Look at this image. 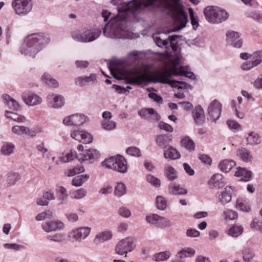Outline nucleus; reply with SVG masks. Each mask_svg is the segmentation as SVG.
Here are the masks:
<instances>
[{
    "instance_id": "49",
    "label": "nucleus",
    "mask_w": 262,
    "mask_h": 262,
    "mask_svg": "<svg viewBox=\"0 0 262 262\" xmlns=\"http://www.w3.org/2000/svg\"><path fill=\"white\" fill-rule=\"evenodd\" d=\"M12 132L13 133L18 135L24 136L27 135V132H28V127L20 126V125H15L12 127Z\"/></svg>"
},
{
    "instance_id": "40",
    "label": "nucleus",
    "mask_w": 262,
    "mask_h": 262,
    "mask_svg": "<svg viewBox=\"0 0 262 262\" xmlns=\"http://www.w3.org/2000/svg\"><path fill=\"white\" fill-rule=\"evenodd\" d=\"M243 230L242 226L234 225L229 229L228 234L232 237H237L242 234Z\"/></svg>"
},
{
    "instance_id": "28",
    "label": "nucleus",
    "mask_w": 262,
    "mask_h": 262,
    "mask_svg": "<svg viewBox=\"0 0 262 262\" xmlns=\"http://www.w3.org/2000/svg\"><path fill=\"white\" fill-rule=\"evenodd\" d=\"M112 236L113 234L111 231H103L96 235L94 242L96 245H98L110 239L112 237Z\"/></svg>"
},
{
    "instance_id": "22",
    "label": "nucleus",
    "mask_w": 262,
    "mask_h": 262,
    "mask_svg": "<svg viewBox=\"0 0 262 262\" xmlns=\"http://www.w3.org/2000/svg\"><path fill=\"white\" fill-rule=\"evenodd\" d=\"M216 10L214 6H208L204 10V14L206 19L210 23L216 24Z\"/></svg>"
},
{
    "instance_id": "1",
    "label": "nucleus",
    "mask_w": 262,
    "mask_h": 262,
    "mask_svg": "<svg viewBox=\"0 0 262 262\" xmlns=\"http://www.w3.org/2000/svg\"><path fill=\"white\" fill-rule=\"evenodd\" d=\"M140 7L141 3L137 0L121 3L118 6V10L122 16L112 17L103 29V34L111 38H128L127 33L130 29L128 17L131 16L135 17Z\"/></svg>"
},
{
    "instance_id": "6",
    "label": "nucleus",
    "mask_w": 262,
    "mask_h": 262,
    "mask_svg": "<svg viewBox=\"0 0 262 262\" xmlns=\"http://www.w3.org/2000/svg\"><path fill=\"white\" fill-rule=\"evenodd\" d=\"M133 238L126 237L118 243L116 246L115 251L120 255L126 254L127 252H131L134 248Z\"/></svg>"
},
{
    "instance_id": "9",
    "label": "nucleus",
    "mask_w": 262,
    "mask_h": 262,
    "mask_svg": "<svg viewBox=\"0 0 262 262\" xmlns=\"http://www.w3.org/2000/svg\"><path fill=\"white\" fill-rule=\"evenodd\" d=\"M222 110V104L216 100L212 101L208 107V119L213 122H215L220 117Z\"/></svg>"
},
{
    "instance_id": "56",
    "label": "nucleus",
    "mask_w": 262,
    "mask_h": 262,
    "mask_svg": "<svg viewBox=\"0 0 262 262\" xmlns=\"http://www.w3.org/2000/svg\"><path fill=\"white\" fill-rule=\"evenodd\" d=\"M127 154L134 157H140L141 156V153L139 148L136 146L128 147L126 149Z\"/></svg>"
},
{
    "instance_id": "34",
    "label": "nucleus",
    "mask_w": 262,
    "mask_h": 262,
    "mask_svg": "<svg viewBox=\"0 0 262 262\" xmlns=\"http://www.w3.org/2000/svg\"><path fill=\"white\" fill-rule=\"evenodd\" d=\"M216 24H220L225 21L229 17V13L225 10L215 7Z\"/></svg>"
},
{
    "instance_id": "45",
    "label": "nucleus",
    "mask_w": 262,
    "mask_h": 262,
    "mask_svg": "<svg viewBox=\"0 0 262 262\" xmlns=\"http://www.w3.org/2000/svg\"><path fill=\"white\" fill-rule=\"evenodd\" d=\"M76 156V151L70 150L67 152L63 153L62 156L59 157V158L62 162L66 163L74 160Z\"/></svg>"
},
{
    "instance_id": "29",
    "label": "nucleus",
    "mask_w": 262,
    "mask_h": 262,
    "mask_svg": "<svg viewBox=\"0 0 262 262\" xmlns=\"http://www.w3.org/2000/svg\"><path fill=\"white\" fill-rule=\"evenodd\" d=\"M101 33L99 29H90L84 32V37L86 38L89 41L86 42H92L97 39Z\"/></svg>"
},
{
    "instance_id": "41",
    "label": "nucleus",
    "mask_w": 262,
    "mask_h": 262,
    "mask_svg": "<svg viewBox=\"0 0 262 262\" xmlns=\"http://www.w3.org/2000/svg\"><path fill=\"white\" fill-rule=\"evenodd\" d=\"M248 144L255 145L260 142V138L258 134L255 132H251L248 134L246 138Z\"/></svg>"
},
{
    "instance_id": "11",
    "label": "nucleus",
    "mask_w": 262,
    "mask_h": 262,
    "mask_svg": "<svg viewBox=\"0 0 262 262\" xmlns=\"http://www.w3.org/2000/svg\"><path fill=\"white\" fill-rule=\"evenodd\" d=\"M226 40L229 45L236 48H239L243 44L241 34L234 31H229L226 33Z\"/></svg>"
},
{
    "instance_id": "36",
    "label": "nucleus",
    "mask_w": 262,
    "mask_h": 262,
    "mask_svg": "<svg viewBox=\"0 0 262 262\" xmlns=\"http://www.w3.org/2000/svg\"><path fill=\"white\" fill-rule=\"evenodd\" d=\"M237 155L244 162H251L252 159V156L251 152L246 148H242L237 150Z\"/></svg>"
},
{
    "instance_id": "48",
    "label": "nucleus",
    "mask_w": 262,
    "mask_h": 262,
    "mask_svg": "<svg viewBox=\"0 0 262 262\" xmlns=\"http://www.w3.org/2000/svg\"><path fill=\"white\" fill-rule=\"evenodd\" d=\"M42 80L50 86L56 88L58 85L57 81L52 78L48 74H44L42 76Z\"/></svg>"
},
{
    "instance_id": "55",
    "label": "nucleus",
    "mask_w": 262,
    "mask_h": 262,
    "mask_svg": "<svg viewBox=\"0 0 262 262\" xmlns=\"http://www.w3.org/2000/svg\"><path fill=\"white\" fill-rule=\"evenodd\" d=\"M250 58L253 60L257 66L262 62V51H259L250 55Z\"/></svg>"
},
{
    "instance_id": "10",
    "label": "nucleus",
    "mask_w": 262,
    "mask_h": 262,
    "mask_svg": "<svg viewBox=\"0 0 262 262\" xmlns=\"http://www.w3.org/2000/svg\"><path fill=\"white\" fill-rule=\"evenodd\" d=\"M24 102L28 105L34 106L41 103V98L32 91H25L21 95Z\"/></svg>"
},
{
    "instance_id": "18",
    "label": "nucleus",
    "mask_w": 262,
    "mask_h": 262,
    "mask_svg": "<svg viewBox=\"0 0 262 262\" xmlns=\"http://www.w3.org/2000/svg\"><path fill=\"white\" fill-rule=\"evenodd\" d=\"M64 227L63 223L59 221H49L42 224V229L46 232H50L62 229Z\"/></svg>"
},
{
    "instance_id": "12",
    "label": "nucleus",
    "mask_w": 262,
    "mask_h": 262,
    "mask_svg": "<svg viewBox=\"0 0 262 262\" xmlns=\"http://www.w3.org/2000/svg\"><path fill=\"white\" fill-rule=\"evenodd\" d=\"M71 136L72 138L84 144L92 142L93 138L90 134L83 130H74L71 132Z\"/></svg>"
},
{
    "instance_id": "31",
    "label": "nucleus",
    "mask_w": 262,
    "mask_h": 262,
    "mask_svg": "<svg viewBox=\"0 0 262 262\" xmlns=\"http://www.w3.org/2000/svg\"><path fill=\"white\" fill-rule=\"evenodd\" d=\"M235 176L241 177V180L242 181H249L252 177V172L249 171L246 168H239L235 173Z\"/></svg>"
},
{
    "instance_id": "38",
    "label": "nucleus",
    "mask_w": 262,
    "mask_h": 262,
    "mask_svg": "<svg viewBox=\"0 0 262 262\" xmlns=\"http://www.w3.org/2000/svg\"><path fill=\"white\" fill-rule=\"evenodd\" d=\"M147 81V78L145 75L144 74H141L138 76L132 77L126 81V83L130 84L141 85Z\"/></svg>"
},
{
    "instance_id": "47",
    "label": "nucleus",
    "mask_w": 262,
    "mask_h": 262,
    "mask_svg": "<svg viewBox=\"0 0 262 262\" xmlns=\"http://www.w3.org/2000/svg\"><path fill=\"white\" fill-rule=\"evenodd\" d=\"M5 116L8 119H11L18 122H23L25 120L24 116L9 111H5Z\"/></svg>"
},
{
    "instance_id": "3",
    "label": "nucleus",
    "mask_w": 262,
    "mask_h": 262,
    "mask_svg": "<svg viewBox=\"0 0 262 262\" xmlns=\"http://www.w3.org/2000/svg\"><path fill=\"white\" fill-rule=\"evenodd\" d=\"M50 41V38L43 33L30 34L24 40L20 52L22 55L34 58Z\"/></svg>"
},
{
    "instance_id": "7",
    "label": "nucleus",
    "mask_w": 262,
    "mask_h": 262,
    "mask_svg": "<svg viewBox=\"0 0 262 262\" xmlns=\"http://www.w3.org/2000/svg\"><path fill=\"white\" fill-rule=\"evenodd\" d=\"M91 230L89 227L77 228L69 232L68 236L73 242H81L88 236Z\"/></svg>"
},
{
    "instance_id": "64",
    "label": "nucleus",
    "mask_w": 262,
    "mask_h": 262,
    "mask_svg": "<svg viewBox=\"0 0 262 262\" xmlns=\"http://www.w3.org/2000/svg\"><path fill=\"white\" fill-rule=\"evenodd\" d=\"M118 214L121 216L128 218L131 215L130 211L125 207H121L118 209Z\"/></svg>"
},
{
    "instance_id": "60",
    "label": "nucleus",
    "mask_w": 262,
    "mask_h": 262,
    "mask_svg": "<svg viewBox=\"0 0 262 262\" xmlns=\"http://www.w3.org/2000/svg\"><path fill=\"white\" fill-rule=\"evenodd\" d=\"M224 214L226 219H229L231 220H234L238 216L237 213L235 211L230 209H227L224 211Z\"/></svg>"
},
{
    "instance_id": "58",
    "label": "nucleus",
    "mask_w": 262,
    "mask_h": 262,
    "mask_svg": "<svg viewBox=\"0 0 262 262\" xmlns=\"http://www.w3.org/2000/svg\"><path fill=\"white\" fill-rule=\"evenodd\" d=\"M146 180L151 185H153L156 187H159L161 185L160 180L151 174H148L146 176Z\"/></svg>"
},
{
    "instance_id": "63",
    "label": "nucleus",
    "mask_w": 262,
    "mask_h": 262,
    "mask_svg": "<svg viewBox=\"0 0 262 262\" xmlns=\"http://www.w3.org/2000/svg\"><path fill=\"white\" fill-rule=\"evenodd\" d=\"M179 36L177 35H169L166 38L168 40V43H170V45L173 50H176L177 46L176 45L177 42H175L178 39Z\"/></svg>"
},
{
    "instance_id": "20",
    "label": "nucleus",
    "mask_w": 262,
    "mask_h": 262,
    "mask_svg": "<svg viewBox=\"0 0 262 262\" xmlns=\"http://www.w3.org/2000/svg\"><path fill=\"white\" fill-rule=\"evenodd\" d=\"M208 185L214 188L217 189L223 187L225 183L223 180V176L220 173H215L213 174L208 181Z\"/></svg>"
},
{
    "instance_id": "46",
    "label": "nucleus",
    "mask_w": 262,
    "mask_h": 262,
    "mask_svg": "<svg viewBox=\"0 0 262 262\" xmlns=\"http://www.w3.org/2000/svg\"><path fill=\"white\" fill-rule=\"evenodd\" d=\"M182 146L187 150L191 151L194 149L195 144L194 142L189 137H185L181 140Z\"/></svg>"
},
{
    "instance_id": "2",
    "label": "nucleus",
    "mask_w": 262,
    "mask_h": 262,
    "mask_svg": "<svg viewBox=\"0 0 262 262\" xmlns=\"http://www.w3.org/2000/svg\"><path fill=\"white\" fill-rule=\"evenodd\" d=\"M181 0H145V7L150 6L154 11H160L170 15L178 26V30L184 28L188 21Z\"/></svg>"
},
{
    "instance_id": "35",
    "label": "nucleus",
    "mask_w": 262,
    "mask_h": 262,
    "mask_svg": "<svg viewBox=\"0 0 262 262\" xmlns=\"http://www.w3.org/2000/svg\"><path fill=\"white\" fill-rule=\"evenodd\" d=\"M236 208V209L245 212H248L251 210L249 202L247 200L242 199H238L237 200Z\"/></svg>"
},
{
    "instance_id": "13",
    "label": "nucleus",
    "mask_w": 262,
    "mask_h": 262,
    "mask_svg": "<svg viewBox=\"0 0 262 262\" xmlns=\"http://www.w3.org/2000/svg\"><path fill=\"white\" fill-rule=\"evenodd\" d=\"M233 189L231 186H226L223 191L217 192L216 197L218 202L222 205H225L231 200Z\"/></svg>"
},
{
    "instance_id": "43",
    "label": "nucleus",
    "mask_w": 262,
    "mask_h": 262,
    "mask_svg": "<svg viewBox=\"0 0 262 262\" xmlns=\"http://www.w3.org/2000/svg\"><path fill=\"white\" fill-rule=\"evenodd\" d=\"M89 178L88 174H82L75 177L72 181V184L73 186L78 187L81 186Z\"/></svg>"
},
{
    "instance_id": "54",
    "label": "nucleus",
    "mask_w": 262,
    "mask_h": 262,
    "mask_svg": "<svg viewBox=\"0 0 262 262\" xmlns=\"http://www.w3.org/2000/svg\"><path fill=\"white\" fill-rule=\"evenodd\" d=\"M102 127L106 130H111L116 127V123L109 120H104L101 122Z\"/></svg>"
},
{
    "instance_id": "32",
    "label": "nucleus",
    "mask_w": 262,
    "mask_h": 262,
    "mask_svg": "<svg viewBox=\"0 0 262 262\" xmlns=\"http://www.w3.org/2000/svg\"><path fill=\"white\" fill-rule=\"evenodd\" d=\"M56 191L58 195V199L60 201L58 205H60L66 203V201L68 197L66 189L62 186H57Z\"/></svg>"
},
{
    "instance_id": "50",
    "label": "nucleus",
    "mask_w": 262,
    "mask_h": 262,
    "mask_svg": "<svg viewBox=\"0 0 262 262\" xmlns=\"http://www.w3.org/2000/svg\"><path fill=\"white\" fill-rule=\"evenodd\" d=\"M84 171L83 166L78 165L73 169H67L65 170V174L68 177H72L76 174L81 173Z\"/></svg>"
},
{
    "instance_id": "57",
    "label": "nucleus",
    "mask_w": 262,
    "mask_h": 262,
    "mask_svg": "<svg viewBox=\"0 0 262 262\" xmlns=\"http://www.w3.org/2000/svg\"><path fill=\"white\" fill-rule=\"evenodd\" d=\"M191 25L194 29H195L199 26L198 17L194 16V13L191 8L188 9Z\"/></svg>"
},
{
    "instance_id": "37",
    "label": "nucleus",
    "mask_w": 262,
    "mask_h": 262,
    "mask_svg": "<svg viewBox=\"0 0 262 262\" xmlns=\"http://www.w3.org/2000/svg\"><path fill=\"white\" fill-rule=\"evenodd\" d=\"M21 176L18 172H11L7 174L6 182L9 186H13L19 180Z\"/></svg>"
},
{
    "instance_id": "17",
    "label": "nucleus",
    "mask_w": 262,
    "mask_h": 262,
    "mask_svg": "<svg viewBox=\"0 0 262 262\" xmlns=\"http://www.w3.org/2000/svg\"><path fill=\"white\" fill-rule=\"evenodd\" d=\"M49 105L53 108H59L64 104V98L59 95L49 94L47 96Z\"/></svg>"
},
{
    "instance_id": "61",
    "label": "nucleus",
    "mask_w": 262,
    "mask_h": 262,
    "mask_svg": "<svg viewBox=\"0 0 262 262\" xmlns=\"http://www.w3.org/2000/svg\"><path fill=\"white\" fill-rule=\"evenodd\" d=\"M243 259L246 262H249L254 256L252 250L250 249H246L243 251Z\"/></svg>"
},
{
    "instance_id": "42",
    "label": "nucleus",
    "mask_w": 262,
    "mask_h": 262,
    "mask_svg": "<svg viewBox=\"0 0 262 262\" xmlns=\"http://www.w3.org/2000/svg\"><path fill=\"white\" fill-rule=\"evenodd\" d=\"M47 239L57 243H62L66 239V235L63 233H57L54 234L48 235Z\"/></svg>"
},
{
    "instance_id": "21",
    "label": "nucleus",
    "mask_w": 262,
    "mask_h": 262,
    "mask_svg": "<svg viewBox=\"0 0 262 262\" xmlns=\"http://www.w3.org/2000/svg\"><path fill=\"white\" fill-rule=\"evenodd\" d=\"M172 140V136L169 134H163L156 136V142L158 146L163 147L164 149L167 147Z\"/></svg>"
},
{
    "instance_id": "44",
    "label": "nucleus",
    "mask_w": 262,
    "mask_h": 262,
    "mask_svg": "<svg viewBox=\"0 0 262 262\" xmlns=\"http://www.w3.org/2000/svg\"><path fill=\"white\" fill-rule=\"evenodd\" d=\"M15 146L10 142H6L2 146L1 151L5 156H9L14 152Z\"/></svg>"
},
{
    "instance_id": "33",
    "label": "nucleus",
    "mask_w": 262,
    "mask_h": 262,
    "mask_svg": "<svg viewBox=\"0 0 262 262\" xmlns=\"http://www.w3.org/2000/svg\"><path fill=\"white\" fill-rule=\"evenodd\" d=\"M235 165V162L233 160L226 159L220 162L219 168L222 171L227 172Z\"/></svg>"
},
{
    "instance_id": "59",
    "label": "nucleus",
    "mask_w": 262,
    "mask_h": 262,
    "mask_svg": "<svg viewBox=\"0 0 262 262\" xmlns=\"http://www.w3.org/2000/svg\"><path fill=\"white\" fill-rule=\"evenodd\" d=\"M172 225L171 221L164 217L159 216L158 226H163L165 228H168Z\"/></svg>"
},
{
    "instance_id": "27",
    "label": "nucleus",
    "mask_w": 262,
    "mask_h": 262,
    "mask_svg": "<svg viewBox=\"0 0 262 262\" xmlns=\"http://www.w3.org/2000/svg\"><path fill=\"white\" fill-rule=\"evenodd\" d=\"M138 114L142 117L147 118L149 115H153V119L158 121L160 116L152 108H144L138 111Z\"/></svg>"
},
{
    "instance_id": "25",
    "label": "nucleus",
    "mask_w": 262,
    "mask_h": 262,
    "mask_svg": "<svg viewBox=\"0 0 262 262\" xmlns=\"http://www.w3.org/2000/svg\"><path fill=\"white\" fill-rule=\"evenodd\" d=\"M4 101L8 105L10 109L13 111H18L21 109V106L19 103L13 98H11L8 94H4L3 95Z\"/></svg>"
},
{
    "instance_id": "16",
    "label": "nucleus",
    "mask_w": 262,
    "mask_h": 262,
    "mask_svg": "<svg viewBox=\"0 0 262 262\" xmlns=\"http://www.w3.org/2000/svg\"><path fill=\"white\" fill-rule=\"evenodd\" d=\"M97 81V77L95 74H91L88 76H79L75 79V84L80 86H84L89 84H95Z\"/></svg>"
},
{
    "instance_id": "26",
    "label": "nucleus",
    "mask_w": 262,
    "mask_h": 262,
    "mask_svg": "<svg viewBox=\"0 0 262 262\" xmlns=\"http://www.w3.org/2000/svg\"><path fill=\"white\" fill-rule=\"evenodd\" d=\"M164 157L166 159L176 160L180 158V152L172 146H168L164 149Z\"/></svg>"
},
{
    "instance_id": "30",
    "label": "nucleus",
    "mask_w": 262,
    "mask_h": 262,
    "mask_svg": "<svg viewBox=\"0 0 262 262\" xmlns=\"http://www.w3.org/2000/svg\"><path fill=\"white\" fill-rule=\"evenodd\" d=\"M164 174L168 181H174L178 178L177 172L172 166L167 165L164 168Z\"/></svg>"
},
{
    "instance_id": "23",
    "label": "nucleus",
    "mask_w": 262,
    "mask_h": 262,
    "mask_svg": "<svg viewBox=\"0 0 262 262\" xmlns=\"http://www.w3.org/2000/svg\"><path fill=\"white\" fill-rule=\"evenodd\" d=\"M169 193L172 195H184L187 193V190L179 184L171 183L168 185Z\"/></svg>"
},
{
    "instance_id": "53",
    "label": "nucleus",
    "mask_w": 262,
    "mask_h": 262,
    "mask_svg": "<svg viewBox=\"0 0 262 262\" xmlns=\"http://www.w3.org/2000/svg\"><path fill=\"white\" fill-rule=\"evenodd\" d=\"M71 36L74 40L79 42H86L89 41L86 37H84V32L80 33L79 31H74L72 32Z\"/></svg>"
},
{
    "instance_id": "8",
    "label": "nucleus",
    "mask_w": 262,
    "mask_h": 262,
    "mask_svg": "<svg viewBox=\"0 0 262 262\" xmlns=\"http://www.w3.org/2000/svg\"><path fill=\"white\" fill-rule=\"evenodd\" d=\"M171 76V73H169L166 75L162 74L159 77L155 80V82L163 84H168L172 88H178V89H186L189 84L186 82L177 80H169L168 78Z\"/></svg>"
},
{
    "instance_id": "14",
    "label": "nucleus",
    "mask_w": 262,
    "mask_h": 262,
    "mask_svg": "<svg viewBox=\"0 0 262 262\" xmlns=\"http://www.w3.org/2000/svg\"><path fill=\"white\" fill-rule=\"evenodd\" d=\"M86 117L82 114H73L65 117L63 123L67 125L79 126L85 122Z\"/></svg>"
},
{
    "instance_id": "15",
    "label": "nucleus",
    "mask_w": 262,
    "mask_h": 262,
    "mask_svg": "<svg viewBox=\"0 0 262 262\" xmlns=\"http://www.w3.org/2000/svg\"><path fill=\"white\" fill-rule=\"evenodd\" d=\"M172 31L170 30L167 31V32L165 33L160 32L154 33L152 37L156 45L159 48L168 49V40L167 38L165 37V36H167V34Z\"/></svg>"
},
{
    "instance_id": "5",
    "label": "nucleus",
    "mask_w": 262,
    "mask_h": 262,
    "mask_svg": "<svg viewBox=\"0 0 262 262\" xmlns=\"http://www.w3.org/2000/svg\"><path fill=\"white\" fill-rule=\"evenodd\" d=\"M11 5L15 14L21 16L29 14L33 7L31 0H13Z\"/></svg>"
},
{
    "instance_id": "39",
    "label": "nucleus",
    "mask_w": 262,
    "mask_h": 262,
    "mask_svg": "<svg viewBox=\"0 0 262 262\" xmlns=\"http://www.w3.org/2000/svg\"><path fill=\"white\" fill-rule=\"evenodd\" d=\"M171 256V253L169 251H165L157 253L153 256L152 259L157 262L163 261L168 259Z\"/></svg>"
},
{
    "instance_id": "24",
    "label": "nucleus",
    "mask_w": 262,
    "mask_h": 262,
    "mask_svg": "<svg viewBox=\"0 0 262 262\" xmlns=\"http://www.w3.org/2000/svg\"><path fill=\"white\" fill-rule=\"evenodd\" d=\"M80 156L81 157L79 158V160L88 161L98 158L99 156V151L96 149L90 148L80 154Z\"/></svg>"
},
{
    "instance_id": "52",
    "label": "nucleus",
    "mask_w": 262,
    "mask_h": 262,
    "mask_svg": "<svg viewBox=\"0 0 262 262\" xmlns=\"http://www.w3.org/2000/svg\"><path fill=\"white\" fill-rule=\"evenodd\" d=\"M157 207L158 209L163 210L167 207V202L162 196H157L156 200Z\"/></svg>"
},
{
    "instance_id": "4",
    "label": "nucleus",
    "mask_w": 262,
    "mask_h": 262,
    "mask_svg": "<svg viewBox=\"0 0 262 262\" xmlns=\"http://www.w3.org/2000/svg\"><path fill=\"white\" fill-rule=\"evenodd\" d=\"M103 165L120 173H125L127 170V161L120 155L106 159L102 162Z\"/></svg>"
},
{
    "instance_id": "51",
    "label": "nucleus",
    "mask_w": 262,
    "mask_h": 262,
    "mask_svg": "<svg viewBox=\"0 0 262 262\" xmlns=\"http://www.w3.org/2000/svg\"><path fill=\"white\" fill-rule=\"evenodd\" d=\"M115 195L120 197L126 193V186L123 183H118L115 187Z\"/></svg>"
},
{
    "instance_id": "62",
    "label": "nucleus",
    "mask_w": 262,
    "mask_h": 262,
    "mask_svg": "<svg viewBox=\"0 0 262 262\" xmlns=\"http://www.w3.org/2000/svg\"><path fill=\"white\" fill-rule=\"evenodd\" d=\"M159 219V215L153 214L152 215L146 216V221L150 224L158 225Z\"/></svg>"
},
{
    "instance_id": "19",
    "label": "nucleus",
    "mask_w": 262,
    "mask_h": 262,
    "mask_svg": "<svg viewBox=\"0 0 262 262\" xmlns=\"http://www.w3.org/2000/svg\"><path fill=\"white\" fill-rule=\"evenodd\" d=\"M193 118L196 125L198 126L203 124L205 119L204 110L201 105L196 106L192 112Z\"/></svg>"
}]
</instances>
